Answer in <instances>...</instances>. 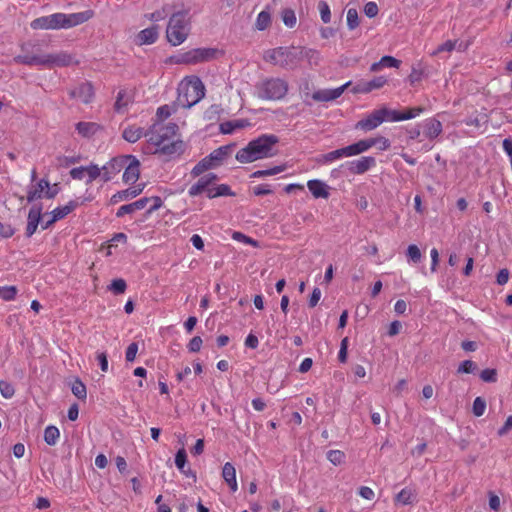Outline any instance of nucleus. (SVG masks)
<instances>
[{
    "mask_svg": "<svg viewBox=\"0 0 512 512\" xmlns=\"http://www.w3.org/2000/svg\"><path fill=\"white\" fill-rule=\"evenodd\" d=\"M85 170L86 175L88 177L86 181L87 184L92 183L95 179H97L100 176L102 177V168H99L95 164H90L89 166H86Z\"/></svg>",
    "mask_w": 512,
    "mask_h": 512,
    "instance_id": "46",
    "label": "nucleus"
},
{
    "mask_svg": "<svg viewBox=\"0 0 512 512\" xmlns=\"http://www.w3.org/2000/svg\"><path fill=\"white\" fill-rule=\"evenodd\" d=\"M415 499V494L410 488H403L395 497L396 502L403 505L411 504Z\"/></svg>",
    "mask_w": 512,
    "mask_h": 512,
    "instance_id": "40",
    "label": "nucleus"
},
{
    "mask_svg": "<svg viewBox=\"0 0 512 512\" xmlns=\"http://www.w3.org/2000/svg\"><path fill=\"white\" fill-rule=\"evenodd\" d=\"M347 26L349 30H354L359 26L358 12L355 8H350L347 11Z\"/></svg>",
    "mask_w": 512,
    "mask_h": 512,
    "instance_id": "49",
    "label": "nucleus"
},
{
    "mask_svg": "<svg viewBox=\"0 0 512 512\" xmlns=\"http://www.w3.org/2000/svg\"><path fill=\"white\" fill-rule=\"evenodd\" d=\"M205 96V87L199 78L190 80L184 91L179 93L177 102L183 108H190Z\"/></svg>",
    "mask_w": 512,
    "mask_h": 512,
    "instance_id": "9",
    "label": "nucleus"
},
{
    "mask_svg": "<svg viewBox=\"0 0 512 512\" xmlns=\"http://www.w3.org/2000/svg\"><path fill=\"white\" fill-rule=\"evenodd\" d=\"M288 82L279 77H268L255 85V95L265 101H278L288 92Z\"/></svg>",
    "mask_w": 512,
    "mask_h": 512,
    "instance_id": "6",
    "label": "nucleus"
},
{
    "mask_svg": "<svg viewBox=\"0 0 512 512\" xmlns=\"http://www.w3.org/2000/svg\"><path fill=\"white\" fill-rule=\"evenodd\" d=\"M406 256L408 258V261L418 263L421 260L422 254L417 245L411 244L407 248Z\"/></svg>",
    "mask_w": 512,
    "mask_h": 512,
    "instance_id": "48",
    "label": "nucleus"
},
{
    "mask_svg": "<svg viewBox=\"0 0 512 512\" xmlns=\"http://www.w3.org/2000/svg\"><path fill=\"white\" fill-rule=\"evenodd\" d=\"M75 129L82 137L90 138L101 129V126L95 122L81 121L75 125Z\"/></svg>",
    "mask_w": 512,
    "mask_h": 512,
    "instance_id": "26",
    "label": "nucleus"
},
{
    "mask_svg": "<svg viewBox=\"0 0 512 512\" xmlns=\"http://www.w3.org/2000/svg\"><path fill=\"white\" fill-rule=\"evenodd\" d=\"M217 175L214 173H208L203 175L198 179V181L190 186L188 190V194L191 197L198 196L202 193H205L208 190L209 186L212 185L217 180Z\"/></svg>",
    "mask_w": 512,
    "mask_h": 512,
    "instance_id": "18",
    "label": "nucleus"
},
{
    "mask_svg": "<svg viewBox=\"0 0 512 512\" xmlns=\"http://www.w3.org/2000/svg\"><path fill=\"white\" fill-rule=\"evenodd\" d=\"M60 437L59 429L54 425H49L44 430V441L50 445L54 446Z\"/></svg>",
    "mask_w": 512,
    "mask_h": 512,
    "instance_id": "37",
    "label": "nucleus"
},
{
    "mask_svg": "<svg viewBox=\"0 0 512 512\" xmlns=\"http://www.w3.org/2000/svg\"><path fill=\"white\" fill-rule=\"evenodd\" d=\"M327 459L334 465H340L345 459V454L340 450H329Z\"/></svg>",
    "mask_w": 512,
    "mask_h": 512,
    "instance_id": "54",
    "label": "nucleus"
},
{
    "mask_svg": "<svg viewBox=\"0 0 512 512\" xmlns=\"http://www.w3.org/2000/svg\"><path fill=\"white\" fill-rule=\"evenodd\" d=\"M41 216H42V206L41 205H33L29 212L27 221L30 223H35L39 225L41 223Z\"/></svg>",
    "mask_w": 512,
    "mask_h": 512,
    "instance_id": "44",
    "label": "nucleus"
},
{
    "mask_svg": "<svg viewBox=\"0 0 512 512\" xmlns=\"http://www.w3.org/2000/svg\"><path fill=\"white\" fill-rule=\"evenodd\" d=\"M18 289L16 286H4L0 289V298L4 301H12L16 298Z\"/></svg>",
    "mask_w": 512,
    "mask_h": 512,
    "instance_id": "43",
    "label": "nucleus"
},
{
    "mask_svg": "<svg viewBox=\"0 0 512 512\" xmlns=\"http://www.w3.org/2000/svg\"><path fill=\"white\" fill-rule=\"evenodd\" d=\"M457 41L447 40L443 44L439 45L437 49L433 52V55L439 54L441 52H451L455 49Z\"/></svg>",
    "mask_w": 512,
    "mask_h": 512,
    "instance_id": "59",
    "label": "nucleus"
},
{
    "mask_svg": "<svg viewBox=\"0 0 512 512\" xmlns=\"http://www.w3.org/2000/svg\"><path fill=\"white\" fill-rule=\"evenodd\" d=\"M231 151L232 146L225 145L215 149L208 156L209 159L215 164V167H217L230 155Z\"/></svg>",
    "mask_w": 512,
    "mask_h": 512,
    "instance_id": "31",
    "label": "nucleus"
},
{
    "mask_svg": "<svg viewBox=\"0 0 512 512\" xmlns=\"http://www.w3.org/2000/svg\"><path fill=\"white\" fill-rule=\"evenodd\" d=\"M379 12L378 5L376 2L370 1L367 2L364 6V13L369 18H374L377 16Z\"/></svg>",
    "mask_w": 512,
    "mask_h": 512,
    "instance_id": "60",
    "label": "nucleus"
},
{
    "mask_svg": "<svg viewBox=\"0 0 512 512\" xmlns=\"http://www.w3.org/2000/svg\"><path fill=\"white\" fill-rule=\"evenodd\" d=\"M250 123L247 119H236L231 121H226L220 124V131L223 134H231L235 130L245 128L249 126Z\"/></svg>",
    "mask_w": 512,
    "mask_h": 512,
    "instance_id": "29",
    "label": "nucleus"
},
{
    "mask_svg": "<svg viewBox=\"0 0 512 512\" xmlns=\"http://www.w3.org/2000/svg\"><path fill=\"white\" fill-rule=\"evenodd\" d=\"M146 132L143 128L136 125L127 126L122 133V137L129 143L137 142L141 137L145 136Z\"/></svg>",
    "mask_w": 512,
    "mask_h": 512,
    "instance_id": "30",
    "label": "nucleus"
},
{
    "mask_svg": "<svg viewBox=\"0 0 512 512\" xmlns=\"http://www.w3.org/2000/svg\"><path fill=\"white\" fill-rule=\"evenodd\" d=\"M485 409L486 401L482 397H476L472 406L473 414L477 417H480L484 414Z\"/></svg>",
    "mask_w": 512,
    "mask_h": 512,
    "instance_id": "52",
    "label": "nucleus"
},
{
    "mask_svg": "<svg viewBox=\"0 0 512 512\" xmlns=\"http://www.w3.org/2000/svg\"><path fill=\"white\" fill-rule=\"evenodd\" d=\"M69 96L83 104H89L94 98V89L90 82H83L69 91Z\"/></svg>",
    "mask_w": 512,
    "mask_h": 512,
    "instance_id": "12",
    "label": "nucleus"
},
{
    "mask_svg": "<svg viewBox=\"0 0 512 512\" xmlns=\"http://www.w3.org/2000/svg\"><path fill=\"white\" fill-rule=\"evenodd\" d=\"M221 52L216 48L204 47L195 48L189 51L178 54L174 57L175 63L196 65L199 63L209 62L214 60L220 55Z\"/></svg>",
    "mask_w": 512,
    "mask_h": 512,
    "instance_id": "8",
    "label": "nucleus"
},
{
    "mask_svg": "<svg viewBox=\"0 0 512 512\" xmlns=\"http://www.w3.org/2000/svg\"><path fill=\"white\" fill-rule=\"evenodd\" d=\"M191 31V16L189 10L173 13L168 21L166 37L173 46H179L186 41Z\"/></svg>",
    "mask_w": 512,
    "mask_h": 512,
    "instance_id": "4",
    "label": "nucleus"
},
{
    "mask_svg": "<svg viewBox=\"0 0 512 512\" xmlns=\"http://www.w3.org/2000/svg\"><path fill=\"white\" fill-rule=\"evenodd\" d=\"M138 352V343L132 342L128 345L125 352V359L127 362H133Z\"/></svg>",
    "mask_w": 512,
    "mask_h": 512,
    "instance_id": "58",
    "label": "nucleus"
},
{
    "mask_svg": "<svg viewBox=\"0 0 512 512\" xmlns=\"http://www.w3.org/2000/svg\"><path fill=\"white\" fill-rule=\"evenodd\" d=\"M387 83V78L384 76L374 77L370 81L361 80L357 82L351 89L353 94L369 93L373 90L382 88Z\"/></svg>",
    "mask_w": 512,
    "mask_h": 512,
    "instance_id": "13",
    "label": "nucleus"
},
{
    "mask_svg": "<svg viewBox=\"0 0 512 512\" xmlns=\"http://www.w3.org/2000/svg\"><path fill=\"white\" fill-rule=\"evenodd\" d=\"M372 140L374 141V146H377L380 151H386L391 146L390 141L383 136L372 138Z\"/></svg>",
    "mask_w": 512,
    "mask_h": 512,
    "instance_id": "61",
    "label": "nucleus"
},
{
    "mask_svg": "<svg viewBox=\"0 0 512 512\" xmlns=\"http://www.w3.org/2000/svg\"><path fill=\"white\" fill-rule=\"evenodd\" d=\"M321 20L327 24L331 21V11L327 2L320 1L318 4Z\"/></svg>",
    "mask_w": 512,
    "mask_h": 512,
    "instance_id": "53",
    "label": "nucleus"
},
{
    "mask_svg": "<svg viewBox=\"0 0 512 512\" xmlns=\"http://www.w3.org/2000/svg\"><path fill=\"white\" fill-rule=\"evenodd\" d=\"M279 139L273 134H263L251 140L244 148L236 153V160L240 163H251L257 160L272 157L276 154L275 145Z\"/></svg>",
    "mask_w": 512,
    "mask_h": 512,
    "instance_id": "3",
    "label": "nucleus"
},
{
    "mask_svg": "<svg viewBox=\"0 0 512 512\" xmlns=\"http://www.w3.org/2000/svg\"><path fill=\"white\" fill-rule=\"evenodd\" d=\"M71 391L80 400H85L87 397L86 386L79 378H76L71 384Z\"/></svg>",
    "mask_w": 512,
    "mask_h": 512,
    "instance_id": "38",
    "label": "nucleus"
},
{
    "mask_svg": "<svg viewBox=\"0 0 512 512\" xmlns=\"http://www.w3.org/2000/svg\"><path fill=\"white\" fill-rule=\"evenodd\" d=\"M143 188H144L143 186H138V187L134 186V187H129L127 189H124L122 191H118L111 197L110 201L112 204H117L120 201H125V200L135 198L143 191Z\"/></svg>",
    "mask_w": 512,
    "mask_h": 512,
    "instance_id": "24",
    "label": "nucleus"
},
{
    "mask_svg": "<svg viewBox=\"0 0 512 512\" xmlns=\"http://www.w3.org/2000/svg\"><path fill=\"white\" fill-rule=\"evenodd\" d=\"M126 157H129V161L124 167L123 181L126 184H133L138 180L140 175V162L132 155H126Z\"/></svg>",
    "mask_w": 512,
    "mask_h": 512,
    "instance_id": "19",
    "label": "nucleus"
},
{
    "mask_svg": "<svg viewBox=\"0 0 512 512\" xmlns=\"http://www.w3.org/2000/svg\"><path fill=\"white\" fill-rule=\"evenodd\" d=\"M93 15L94 13L92 10L71 14L58 12L32 20L30 27L33 30L68 29L87 22L93 17Z\"/></svg>",
    "mask_w": 512,
    "mask_h": 512,
    "instance_id": "2",
    "label": "nucleus"
},
{
    "mask_svg": "<svg viewBox=\"0 0 512 512\" xmlns=\"http://www.w3.org/2000/svg\"><path fill=\"white\" fill-rule=\"evenodd\" d=\"M464 124L469 127H474L480 130L488 122V116L486 114H477L475 116H469L463 120Z\"/></svg>",
    "mask_w": 512,
    "mask_h": 512,
    "instance_id": "36",
    "label": "nucleus"
},
{
    "mask_svg": "<svg viewBox=\"0 0 512 512\" xmlns=\"http://www.w3.org/2000/svg\"><path fill=\"white\" fill-rule=\"evenodd\" d=\"M420 126L423 136L430 141L436 139L443 131L442 123L433 117L425 119Z\"/></svg>",
    "mask_w": 512,
    "mask_h": 512,
    "instance_id": "16",
    "label": "nucleus"
},
{
    "mask_svg": "<svg viewBox=\"0 0 512 512\" xmlns=\"http://www.w3.org/2000/svg\"><path fill=\"white\" fill-rule=\"evenodd\" d=\"M352 174H364L376 165V159L372 156H363L347 163Z\"/></svg>",
    "mask_w": 512,
    "mask_h": 512,
    "instance_id": "17",
    "label": "nucleus"
},
{
    "mask_svg": "<svg viewBox=\"0 0 512 512\" xmlns=\"http://www.w3.org/2000/svg\"><path fill=\"white\" fill-rule=\"evenodd\" d=\"M187 462V454L184 448H181L177 451L175 455V465L187 477L195 478V474L191 471V469L185 470V465Z\"/></svg>",
    "mask_w": 512,
    "mask_h": 512,
    "instance_id": "33",
    "label": "nucleus"
},
{
    "mask_svg": "<svg viewBox=\"0 0 512 512\" xmlns=\"http://www.w3.org/2000/svg\"><path fill=\"white\" fill-rule=\"evenodd\" d=\"M480 378L487 383H495L497 381L496 369L487 368L481 371Z\"/></svg>",
    "mask_w": 512,
    "mask_h": 512,
    "instance_id": "55",
    "label": "nucleus"
},
{
    "mask_svg": "<svg viewBox=\"0 0 512 512\" xmlns=\"http://www.w3.org/2000/svg\"><path fill=\"white\" fill-rule=\"evenodd\" d=\"M222 477L225 482L229 485L232 492H236L238 489L236 480V470L232 463L226 462L222 469Z\"/></svg>",
    "mask_w": 512,
    "mask_h": 512,
    "instance_id": "25",
    "label": "nucleus"
},
{
    "mask_svg": "<svg viewBox=\"0 0 512 512\" xmlns=\"http://www.w3.org/2000/svg\"><path fill=\"white\" fill-rule=\"evenodd\" d=\"M307 187L314 198L327 199L330 195L329 186L322 180L312 179L307 182Z\"/></svg>",
    "mask_w": 512,
    "mask_h": 512,
    "instance_id": "20",
    "label": "nucleus"
},
{
    "mask_svg": "<svg viewBox=\"0 0 512 512\" xmlns=\"http://www.w3.org/2000/svg\"><path fill=\"white\" fill-rule=\"evenodd\" d=\"M263 60L285 70H295L299 66V56L295 46H279L263 53Z\"/></svg>",
    "mask_w": 512,
    "mask_h": 512,
    "instance_id": "5",
    "label": "nucleus"
},
{
    "mask_svg": "<svg viewBox=\"0 0 512 512\" xmlns=\"http://www.w3.org/2000/svg\"><path fill=\"white\" fill-rule=\"evenodd\" d=\"M46 188H48V180L41 179L36 185L28 189L27 201L31 203L42 198L43 194H45Z\"/></svg>",
    "mask_w": 512,
    "mask_h": 512,
    "instance_id": "27",
    "label": "nucleus"
},
{
    "mask_svg": "<svg viewBox=\"0 0 512 512\" xmlns=\"http://www.w3.org/2000/svg\"><path fill=\"white\" fill-rule=\"evenodd\" d=\"M126 288L127 284L125 280L121 278L114 279L109 286V290H111L116 295L123 294Z\"/></svg>",
    "mask_w": 512,
    "mask_h": 512,
    "instance_id": "50",
    "label": "nucleus"
},
{
    "mask_svg": "<svg viewBox=\"0 0 512 512\" xmlns=\"http://www.w3.org/2000/svg\"><path fill=\"white\" fill-rule=\"evenodd\" d=\"M78 206V203L76 201H69L68 204L64 206L56 207L50 215L53 216V220H60L66 217L69 213H71L76 207Z\"/></svg>",
    "mask_w": 512,
    "mask_h": 512,
    "instance_id": "35",
    "label": "nucleus"
},
{
    "mask_svg": "<svg viewBox=\"0 0 512 512\" xmlns=\"http://www.w3.org/2000/svg\"><path fill=\"white\" fill-rule=\"evenodd\" d=\"M0 393L5 399H10L15 394L14 386L5 380H0Z\"/></svg>",
    "mask_w": 512,
    "mask_h": 512,
    "instance_id": "51",
    "label": "nucleus"
},
{
    "mask_svg": "<svg viewBox=\"0 0 512 512\" xmlns=\"http://www.w3.org/2000/svg\"><path fill=\"white\" fill-rule=\"evenodd\" d=\"M149 202L150 199H148V197H143L133 203L122 205L118 208L116 217L121 218L126 214H132L138 210H142Z\"/></svg>",
    "mask_w": 512,
    "mask_h": 512,
    "instance_id": "21",
    "label": "nucleus"
},
{
    "mask_svg": "<svg viewBox=\"0 0 512 512\" xmlns=\"http://www.w3.org/2000/svg\"><path fill=\"white\" fill-rule=\"evenodd\" d=\"M129 157L119 156L111 159L102 167V179L108 182L113 179L128 163Z\"/></svg>",
    "mask_w": 512,
    "mask_h": 512,
    "instance_id": "11",
    "label": "nucleus"
},
{
    "mask_svg": "<svg viewBox=\"0 0 512 512\" xmlns=\"http://www.w3.org/2000/svg\"><path fill=\"white\" fill-rule=\"evenodd\" d=\"M343 157H344V153H343V151H341V148H339L334 151H331V152L321 155V157L319 158L318 161L323 164H327V163H331V162L338 160L340 158H343Z\"/></svg>",
    "mask_w": 512,
    "mask_h": 512,
    "instance_id": "45",
    "label": "nucleus"
},
{
    "mask_svg": "<svg viewBox=\"0 0 512 512\" xmlns=\"http://www.w3.org/2000/svg\"><path fill=\"white\" fill-rule=\"evenodd\" d=\"M401 61L394 58L393 56H383L378 62L373 63L370 66L371 72H378L383 68H399Z\"/></svg>",
    "mask_w": 512,
    "mask_h": 512,
    "instance_id": "28",
    "label": "nucleus"
},
{
    "mask_svg": "<svg viewBox=\"0 0 512 512\" xmlns=\"http://www.w3.org/2000/svg\"><path fill=\"white\" fill-rule=\"evenodd\" d=\"M384 122L380 109L374 110L365 118L358 121L355 128L364 132L372 131L379 127Z\"/></svg>",
    "mask_w": 512,
    "mask_h": 512,
    "instance_id": "15",
    "label": "nucleus"
},
{
    "mask_svg": "<svg viewBox=\"0 0 512 512\" xmlns=\"http://www.w3.org/2000/svg\"><path fill=\"white\" fill-rule=\"evenodd\" d=\"M281 18L285 26L288 28H293L296 25L297 18L294 10L290 8H285L281 12Z\"/></svg>",
    "mask_w": 512,
    "mask_h": 512,
    "instance_id": "41",
    "label": "nucleus"
},
{
    "mask_svg": "<svg viewBox=\"0 0 512 512\" xmlns=\"http://www.w3.org/2000/svg\"><path fill=\"white\" fill-rule=\"evenodd\" d=\"M74 64H78V61L75 60L72 54L66 51H60L58 53L47 54V56H45L43 67L51 69L54 67H66Z\"/></svg>",
    "mask_w": 512,
    "mask_h": 512,
    "instance_id": "10",
    "label": "nucleus"
},
{
    "mask_svg": "<svg viewBox=\"0 0 512 512\" xmlns=\"http://www.w3.org/2000/svg\"><path fill=\"white\" fill-rule=\"evenodd\" d=\"M297 55L299 56V64L301 63L302 60L305 59L311 66H317L321 61L320 52L316 49L307 47H297Z\"/></svg>",
    "mask_w": 512,
    "mask_h": 512,
    "instance_id": "22",
    "label": "nucleus"
},
{
    "mask_svg": "<svg viewBox=\"0 0 512 512\" xmlns=\"http://www.w3.org/2000/svg\"><path fill=\"white\" fill-rule=\"evenodd\" d=\"M202 338L200 336H194L188 343L187 348L190 352L196 353L200 351L202 346Z\"/></svg>",
    "mask_w": 512,
    "mask_h": 512,
    "instance_id": "62",
    "label": "nucleus"
},
{
    "mask_svg": "<svg viewBox=\"0 0 512 512\" xmlns=\"http://www.w3.org/2000/svg\"><path fill=\"white\" fill-rule=\"evenodd\" d=\"M476 369L477 365L475 362H473L472 360H464L463 362L460 363L457 369V373H474Z\"/></svg>",
    "mask_w": 512,
    "mask_h": 512,
    "instance_id": "56",
    "label": "nucleus"
},
{
    "mask_svg": "<svg viewBox=\"0 0 512 512\" xmlns=\"http://www.w3.org/2000/svg\"><path fill=\"white\" fill-rule=\"evenodd\" d=\"M45 56L39 41L29 40L20 45V53L13 58L17 64L27 66H44Z\"/></svg>",
    "mask_w": 512,
    "mask_h": 512,
    "instance_id": "7",
    "label": "nucleus"
},
{
    "mask_svg": "<svg viewBox=\"0 0 512 512\" xmlns=\"http://www.w3.org/2000/svg\"><path fill=\"white\" fill-rule=\"evenodd\" d=\"M285 169H286L285 165H278V166H274L269 169L254 171L251 174V177L252 178H263L266 176H272V175H276L278 173L285 171Z\"/></svg>",
    "mask_w": 512,
    "mask_h": 512,
    "instance_id": "39",
    "label": "nucleus"
},
{
    "mask_svg": "<svg viewBox=\"0 0 512 512\" xmlns=\"http://www.w3.org/2000/svg\"><path fill=\"white\" fill-rule=\"evenodd\" d=\"M380 112H381L382 117L384 118V122L385 121H391V122L401 121V118H399V117H401V112H398L396 110H391L386 107L380 108Z\"/></svg>",
    "mask_w": 512,
    "mask_h": 512,
    "instance_id": "47",
    "label": "nucleus"
},
{
    "mask_svg": "<svg viewBox=\"0 0 512 512\" xmlns=\"http://www.w3.org/2000/svg\"><path fill=\"white\" fill-rule=\"evenodd\" d=\"M178 126L175 123H156L145 134L148 142L157 147L155 153L163 155L180 154L183 142L175 139Z\"/></svg>",
    "mask_w": 512,
    "mask_h": 512,
    "instance_id": "1",
    "label": "nucleus"
},
{
    "mask_svg": "<svg viewBox=\"0 0 512 512\" xmlns=\"http://www.w3.org/2000/svg\"><path fill=\"white\" fill-rule=\"evenodd\" d=\"M355 144L357 145L358 153L361 154L372 148L374 146V141L372 140V138H368L360 140Z\"/></svg>",
    "mask_w": 512,
    "mask_h": 512,
    "instance_id": "64",
    "label": "nucleus"
},
{
    "mask_svg": "<svg viewBox=\"0 0 512 512\" xmlns=\"http://www.w3.org/2000/svg\"><path fill=\"white\" fill-rule=\"evenodd\" d=\"M351 86V81L346 82L340 87L334 88V89H321L318 91H315L312 94L313 100L317 102H329L333 101L337 98H339L344 91Z\"/></svg>",
    "mask_w": 512,
    "mask_h": 512,
    "instance_id": "14",
    "label": "nucleus"
},
{
    "mask_svg": "<svg viewBox=\"0 0 512 512\" xmlns=\"http://www.w3.org/2000/svg\"><path fill=\"white\" fill-rule=\"evenodd\" d=\"M271 23V16H270V13L267 12V11H261L258 16H257V19H256V23H255V26L256 28L259 30V31H263L265 30L266 28H268V26L270 25Z\"/></svg>",
    "mask_w": 512,
    "mask_h": 512,
    "instance_id": "42",
    "label": "nucleus"
},
{
    "mask_svg": "<svg viewBox=\"0 0 512 512\" xmlns=\"http://www.w3.org/2000/svg\"><path fill=\"white\" fill-rule=\"evenodd\" d=\"M158 36V26L154 25L152 27L141 30L137 35L136 41L139 45H150L157 41Z\"/></svg>",
    "mask_w": 512,
    "mask_h": 512,
    "instance_id": "23",
    "label": "nucleus"
},
{
    "mask_svg": "<svg viewBox=\"0 0 512 512\" xmlns=\"http://www.w3.org/2000/svg\"><path fill=\"white\" fill-rule=\"evenodd\" d=\"M132 99L126 90H120L117 94L116 101L114 104V110L117 113H123L127 110Z\"/></svg>",
    "mask_w": 512,
    "mask_h": 512,
    "instance_id": "34",
    "label": "nucleus"
},
{
    "mask_svg": "<svg viewBox=\"0 0 512 512\" xmlns=\"http://www.w3.org/2000/svg\"><path fill=\"white\" fill-rule=\"evenodd\" d=\"M423 111L424 109L422 107L409 108L407 111L401 112V121L413 119L420 115Z\"/></svg>",
    "mask_w": 512,
    "mask_h": 512,
    "instance_id": "57",
    "label": "nucleus"
},
{
    "mask_svg": "<svg viewBox=\"0 0 512 512\" xmlns=\"http://www.w3.org/2000/svg\"><path fill=\"white\" fill-rule=\"evenodd\" d=\"M174 111L175 110H173L169 105H162L158 107L156 115L160 121H163L167 119Z\"/></svg>",
    "mask_w": 512,
    "mask_h": 512,
    "instance_id": "63",
    "label": "nucleus"
},
{
    "mask_svg": "<svg viewBox=\"0 0 512 512\" xmlns=\"http://www.w3.org/2000/svg\"><path fill=\"white\" fill-rule=\"evenodd\" d=\"M206 195L208 198L213 199L220 196H234L235 193L231 190L230 186L227 184H220L217 186L210 185L208 190H206Z\"/></svg>",
    "mask_w": 512,
    "mask_h": 512,
    "instance_id": "32",
    "label": "nucleus"
}]
</instances>
